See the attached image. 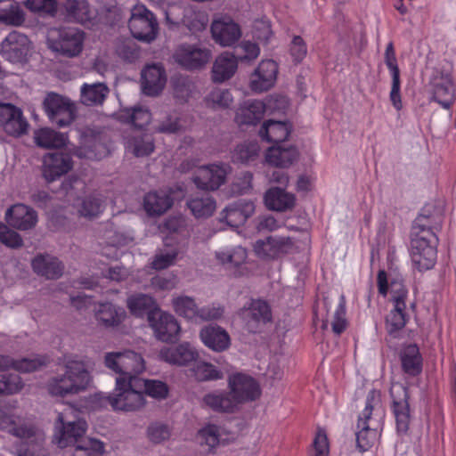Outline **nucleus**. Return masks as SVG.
Returning a JSON list of instances; mask_svg holds the SVG:
<instances>
[{"label": "nucleus", "instance_id": "38", "mask_svg": "<svg viewBox=\"0 0 456 456\" xmlns=\"http://www.w3.org/2000/svg\"><path fill=\"white\" fill-rule=\"evenodd\" d=\"M290 134V127L287 123L274 120H268L264 123L259 131L260 136L274 145L284 142Z\"/></svg>", "mask_w": 456, "mask_h": 456}, {"label": "nucleus", "instance_id": "21", "mask_svg": "<svg viewBox=\"0 0 456 456\" xmlns=\"http://www.w3.org/2000/svg\"><path fill=\"white\" fill-rule=\"evenodd\" d=\"M377 281L379 292L383 296L387 295L389 289L394 307L407 309L406 299L408 297V290L401 279L391 280L388 285L387 273L381 270L378 273Z\"/></svg>", "mask_w": 456, "mask_h": 456}, {"label": "nucleus", "instance_id": "13", "mask_svg": "<svg viewBox=\"0 0 456 456\" xmlns=\"http://www.w3.org/2000/svg\"><path fill=\"white\" fill-rule=\"evenodd\" d=\"M32 50L33 45L29 38L18 31L10 32L0 44V54L12 63L27 61Z\"/></svg>", "mask_w": 456, "mask_h": 456}, {"label": "nucleus", "instance_id": "35", "mask_svg": "<svg viewBox=\"0 0 456 456\" xmlns=\"http://www.w3.org/2000/svg\"><path fill=\"white\" fill-rule=\"evenodd\" d=\"M80 144L81 146L76 151V155L80 159H99L109 153L104 145L97 141L94 134H82Z\"/></svg>", "mask_w": 456, "mask_h": 456}, {"label": "nucleus", "instance_id": "27", "mask_svg": "<svg viewBox=\"0 0 456 456\" xmlns=\"http://www.w3.org/2000/svg\"><path fill=\"white\" fill-rule=\"evenodd\" d=\"M228 166L224 164H209L201 166V191H216L225 183Z\"/></svg>", "mask_w": 456, "mask_h": 456}, {"label": "nucleus", "instance_id": "62", "mask_svg": "<svg viewBox=\"0 0 456 456\" xmlns=\"http://www.w3.org/2000/svg\"><path fill=\"white\" fill-rule=\"evenodd\" d=\"M0 241L10 248L20 247L22 242L16 232L10 230L2 223H0Z\"/></svg>", "mask_w": 456, "mask_h": 456}, {"label": "nucleus", "instance_id": "16", "mask_svg": "<svg viewBox=\"0 0 456 456\" xmlns=\"http://www.w3.org/2000/svg\"><path fill=\"white\" fill-rule=\"evenodd\" d=\"M213 39L222 46H231L241 37V30L231 17L223 16L215 19L211 24Z\"/></svg>", "mask_w": 456, "mask_h": 456}, {"label": "nucleus", "instance_id": "58", "mask_svg": "<svg viewBox=\"0 0 456 456\" xmlns=\"http://www.w3.org/2000/svg\"><path fill=\"white\" fill-rule=\"evenodd\" d=\"M24 5L32 12H42L53 15L57 10L55 0H26Z\"/></svg>", "mask_w": 456, "mask_h": 456}, {"label": "nucleus", "instance_id": "61", "mask_svg": "<svg viewBox=\"0 0 456 456\" xmlns=\"http://www.w3.org/2000/svg\"><path fill=\"white\" fill-rule=\"evenodd\" d=\"M22 387V382L18 375L0 376V395L13 394L19 392Z\"/></svg>", "mask_w": 456, "mask_h": 456}, {"label": "nucleus", "instance_id": "39", "mask_svg": "<svg viewBox=\"0 0 456 456\" xmlns=\"http://www.w3.org/2000/svg\"><path fill=\"white\" fill-rule=\"evenodd\" d=\"M175 199V196H171L165 191L150 192L144 199L145 210L151 216L161 215L172 206Z\"/></svg>", "mask_w": 456, "mask_h": 456}, {"label": "nucleus", "instance_id": "63", "mask_svg": "<svg viewBox=\"0 0 456 456\" xmlns=\"http://www.w3.org/2000/svg\"><path fill=\"white\" fill-rule=\"evenodd\" d=\"M175 256L176 253L174 249L159 252L156 255L152 262V266L157 270L167 268L174 264Z\"/></svg>", "mask_w": 456, "mask_h": 456}, {"label": "nucleus", "instance_id": "25", "mask_svg": "<svg viewBox=\"0 0 456 456\" xmlns=\"http://www.w3.org/2000/svg\"><path fill=\"white\" fill-rule=\"evenodd\" d=\"M7 223L20 230L34 227L37 222L36 212L23 204H17L9 208L5 214Z\"/></svg>", "mask_w": 456, "mask_h": 456}, {"label": "nucleus", "instance_id": "46", "mask_svg": "<svg viewBox=\"0 0 456 456\" xmlns=\"http://www.w3.org/2000/svg\"><path fill=\"white\" fill-rule=\"evenodd\" d=\"M403 370L410 375H417L421 370V356L416 345H408L401 352Z\"/></svg>", "mask_w": 456, "mask_h": 456}, {"label": "nucleus", "instance_id": "31", "mask_svg": "<svg viewBox=\"0 0 456 456\" xmlns=\"http://www.w3.org/2000/svg\"><path fill=\"white\" fill-rule=\"evenodd\" d=\"M297 158L298 151L294 146L273 145L265 154V160L269 165L281 168L289 167Z\"/></svg>", "mask_w": 456, "mask_h": 456}, {"label": "nucleus", "instance_id": "14", "mask_svg": "<svg viewBox=\"0 0 456 456\" xmlns=\"http://www.w3.org/2000/svg\"><path fill=\"white\" fill-rule=\"evenodd\" d=\"M392 408L398 432L405 433L411 420L409 395L407 388L401 383H394L390 388Z\"/></svg>", "mask_w": 456, "mask_h": 456}, {"label": "nucleus", "instance_id": "56", "mask_svg": "<svg viewBox=\"0 0 456 456\" xmlns=\"http://www.w3.org/2000/svg\"><path fill=\"white\" fill-rule=\"evenodd\" d=\"M199 54L200 53L196 49L182 48L175 58L181 66L191 69L199 66Z\"/></svg>", "mask_w": 456, "mask_h": 456}, {"label": "nucleus", "instance_id": "64", "mask_svg": "<svg viewBox=\"0 0 456 456\" xmlns=\"http://www.w3.org/2000/svg\"><path fill=\"white\" fill-rule=\"evenodd\" d=\"M306 53L307 47L305 41L301 37L295 36L290 45V54L294 61L300 62L306 56Z\"/></svg>", "mask_w": 456, "mask_h": 456}, {"label": "nucleus", "instance_id": "51", "mask_svg": "<svg viewBox=\"0 0 456 456\" xmlns=\"http://www.w3.org/2000/svg\"><path fill=\"white\" fill-rule=\"evenodd\" d=\"M345 315V302L342 297L336 309L330 314L328 313V317L323 322L322 328L327 329L328 323L330 322L333 332L338 335L341 334L346 328Z\"/></svg>", "mask_w": 456, "mask_h": 456}, {"label": "nucleus", "instance_id": "26", "mask_svg": "<svg viewBox=\"0 0 456 456\" xmlns=\"http://www.w3.org/2000/svg\"><path fill=\"white\" fill-rule=\"evenodd\" d=\"M166 84L164 69L159 65H149L142 72V92L151 96L159 94Z\"/></svg>", "mask_w": 456, "mask_h": 456}, {"label": "nucleus", "instance_id": "9", "mask_svg": "<svg viewBox=\"0 0 456 456\" xmlns=\"http://www.w3.org/2000/svg\"><path fill=\"white\" fill-rule=\"evenodd\" d=\"M129 28L134 37L150 43L159 31L158 22L152 12L142 4H135L131 11Z\"/></svg>", "mask_w": 456, "mask_h": 456}, {"label": "nucleus", "instance_id": "23", "mask_svg": "<svg viewBox=\"0 0 456 456\" xmlns=\"http://www.w3.org/2000/svg\"><path fill=\"white\" fill-rule=\"evenodd\" d=\"M94 317L99 325L110 329L120 325L126 316V311L110 302H101L95 305Z\"/></svg>", "mask_w": 456, "mask_h": 456}, {"label": "nucleus", "instance_id": "17", "mask_svg": "<svg viewBox=\"0 0 456 456\" xmlns=\"http://www.w3.org/2000/svg\"><path fill=\"white\" fill-rule=\"evenodd\" d=\"M294 248V241L289 237H268L254 244L255 253L261 258L274 259L288 254Z\"/></svg>", "mask_w": 456, "mask_h": 456}, {"label": "nucleus", "instance_id": "20", "mask_svg": "<svg viewBox=\"0 0 456 456\" xmlns=\"http://www.w3.org/2000/svg\"><path fill=\"white\" fill-rule=\"evenodd\" d=\"M255 212V205L250 200H240L229 204L221 213V220L229 226L239 227L246 223Z\"/></svg>", "mask_w": 456, "mask_h": 456}, {"label": "nucleus", "instance_id": "8", "mask_svg": "<svg viewBox=\"0 0 456 456\" xmlns=\"http://www.w3.org/2000/svg\"><path fill=\"white\" fill-rule=\"evenodd\" d=\"M238 317L243 328L250 333L261 332L264 328L273 322L270 305L263 299H251L238 313Z\"/></svg>", "mask_w": 456, "mask_h": 456}, {"label": "nucleus", "instance_id": "43", "mask_svg": "<svg viewBox=\"0 0 456 456\" xmlns=\"http://www.w3.org/2000/svg\"><path fill=\"white\" fill-rule=\"evenodd\" d=\"M108 93L109 89L103 83H86L80 89V100L87 106L102 104Z\"/></svg>", "mask_w": 456, "mask_h": 456}, {"label": "nucleus", "instance_id": "47", "mask_svg": "<svg viewBox=\"0 0 456 456\" xmlns=\"http://www.w3.org/2000/svg\"><path fill=\"white\" fill-rule=\"evenodd\" d=\"M136 387H139L142 393L157 399H165L168 395V387L166 383L160 380L142 379L135 377Z\"/></svg>", "mask_w": 456, "mask_h": 456}, {"label": "nucleus", "instance_id": "18", "mask_svg": "<svg viewBox=\"0 0 456 456\" xmlns=\"http://www.w3.org/2000/svg\"><path fill=\"white\" fill-rule=\"evenodd\" d=\"M278 65L273 60L262 61L250 77V88L255 93H263L271 89L276 81Z\"/></svg>", "mask_w": 456, "mask_h": 456}, {"label": "nucleus", "instance_id": "1", "mask_svg": "<svg viewBox=\"0 0 456 456\" xmlns=\"http://www.w3.org/2000/svg\"><path fill=\"white\" fill-rule=\"evenodd\" d=\"M82 411L69 405L59 412L54 424L53 442L60 448L73 446L74 456H102L104 444L95 438H84L87 423L79 417Z\"/></svg>", "mask_w": 456, "mask_h": 456}, {"label": "nucleus", "instance_id": "42", "mask_svg": "<svg viewBox=\"0 0 456 456\" xmlns=\"http://www.w3.org/2000/svg\"><path fill=\"white\" fill-rule=\"evenodd\" d=\"M34 271L48 279L58 278L62 272V266L57 258L50 256H39L32 261Z\"/></svg>", "mask_w": 456, "mask_h": 456}, {"label": "nucleus", "instance_id": "30", "mask_svg": "<svg viewBox=\"0 0 456 456\" xmlns=\"http://www.w3.org/2000/svg\"><path fill=\"white\" fill-rule=\"evenodd\" d=\"M433 99L444 109H449L455 100V90L448 76L435 77L432 80Z\"/></svg>", "mask_w": 456, "mask_h": 456}, {"label": "nucleus", "instance_id": "24", "mask_svg": "<svg viewBox=\"0 0 456 456\" xmlns=\"http://www.w3.org/2000/svg\"><path fill=\"white\" fill-rule=\"evenodd\" d=\"M247 256L246 248L240 246L235 247L231 250L216 252V257L218 262L226 265L235 276H244L248 273V270L245 266Z\"/></svg>", "mask_w": 456, "mask_h": 456}, {"label": "nucleus", "instance_id": "7", "mask_svg": "<svg viewBox=\"0 0 456 456\" xmlns=\"http://www.w3.org/2000/svg\"><path fill=\"white\" fill-rule=\"evenodd\" d=\"M85 35L76 28H51L47 31L48 47L67 57H76L83 50Z\"/></svg>", "mask_w": 456, "mask_h": 456}, {"label": "nucleus", "instance_id": "5", "mask_svg": "<svg viewBox=\"0 0 456 456\" xmlns=\"http://www.w3.org/2000/svg\"><path fill=\"white\" fill-rule=\"evenodd\" d=\"M0 428L6 430L20 440L21 445L15 449L18 456H44L43 443L45 435L28 425L20 417L4 413L0 416Z\"/></svg>", "mask_w": 456, "mask_h": 456}, {"label": "nucleus", "instance_id": "44", "mask_svg": "<svg viewBox=\"0 0 456 456\" xmlns=\"http://www.w3.org/2000/svg\"><path fill=\"white\" fill-rule=\"evenodd\" d=\"M46 363L45 357L23 358L19 361H12L8 356L0 355V370L10 367L20 372H31Z\"/></svg>", "mask_w": 456, "mask_h": 456}, {"label": "nucleus", "instance_id": "49", "mask_svg": "<svg viewBox=\"0 0 456 456\" xmlns=\"http://www.w3.org/2000/svg\"><path fill=\"white\" fill-rule=\"evenodd\" d=\"M67 12L69 19H73L82 24L86 23L91 20V11L85 1L77 0H61Z\"/></svg>", "mask_w": 456, "mask_h": 456}, {"label": "nucleus", "instance_id": "57", "mask_svg": "<svg viewBox=\"0 0 456 456\" xmlns=\"http://www.w3.org/2000/svg\"><path fill=\"white\" fill-rule=\"evenodd\" d=\"M126 147L137 157L147 156L151 154L154 149L152 140L148 135L129 141Z\"/></svg>", "mask_w": 456, "mask_h": 456}, {"label": "nucleus", "instance_id": "22", "mask_svg": "<svg viewBox=\"0 0 456 456\" xmlns=\"http://www.w3.org/2000/svg\"><path fill=\"white\" fill-rule=\"evenodd\" d=\"M73 167L71 158L62 153H48L43 160V175L48 181H54L67 174Z\"/></svg>", "mask_w": 456, "mask_h": 456}, {"label": "nucleus", "instance_id": "19", "mask_svg": "<svg viewBox=\"0 0 456 456\" xmlns=\"http://www.w3.org/2000/svg\"><path fill=\"white\" fill-rule=\"evenodd\" d=\"M0 123L5 132L12 135L22 134L28 128L21 110L9 103H0Z\"/></svg>", "mask_w": 456, "mask_h": 456}, {"label": "nucleus", "instance_id": "50", "mask_svg": "<svg viewBox=\"0 0 456 456\" xmlns=\"http://www.w3.org/2000/svg\"><path fill=\"white\" fill-rule=\"evenodd\" d=\"M155 302L151 297L147 295H134L127 299V307L131 314L135 316H142L145 313L148 315L151 312L155 311Z\"/></svg>", "mask_w": 456, "mask_h": 456}, {"label": "nucleus", "instance_id": "15", "mask_svg": "<svg viewBox=\"0 0 456 456\" xmlns=\"http://www.w3.org/2000/svg\"><path fill=\"white\" fill-rule=\"evenodd\" d=\"M148 321L158 339L163 342H171L177 338L180 325L173 315L155 310L150 313Z\"/></svg>", "mask_w": 456, "mask_h": 456}, {"label": "nucleus", "instance_id": "32", "mask_svg": "<svg viewBox=\"0 0 456 456\" xmlns=\"http://www.w3.org/2000/svg\"><path fill=\"white\" fill-rule=\"evenodd\" d=\"M196 349L189 343H181L175 347H164L160 350L159 356L162 360L171 364L184 365L195 359Z\"/></svg>", "mask_w": 456, "mask_h": 456}, {"label": "nucleus", "instance_id": "10", "mask_svg": "<svg viewBox=\"0 0 456 456\" xmlns=\"http://www.w3.org/2000/svg\"><path fill=\"white\" fill-rule=\"evenodd\" d=\"M106 366L116 373L120 374L118 378L136 377L145 369L144 361L140 354L134 351L108 353L105 356Z\"/></svg>", "mask_w": 456, "mask_h": 456}, {"label": "nucleus", "instance_id": "52", "mask_svg": "<svg viewBox=\"0 0 456 456\" xmlns=\"http://www.w3.org/2000/svg\"><path fill=\"white\" fill-rule=\"evenodd\" d=\"M233 98L227 89L216 88L205 98V103L208 107L218 110L229 108L232 103Z\"/></svg>", "mask_w": 456, "mask_h": 456}, {"label": "nucleus", "instance_id": "36", "mask_svg": "<svg viewBox=\"0 0 456 456\" xmlns=\"http://www.w3.org/2000/svg\"><path fill=\"white\" fill-rule=\"evenodd\" d=\"M238 61L233 55L224 53L217 57L212 68V80L223 83L230 79L237 70Z\"/></svg>", "mask_w": 456, "mask_h": 456}, {"label": "nucleus", "instance_id": "6", "mask_svg": "<svg viewBox=\"0 0 456 456\" xmlns=\"http://www.w3.org/2000/svg\"><path fill=\"white\" fill-rule=\"evenodd\" d=\"M91 384V376L83 362L68 359L62 375L53 378L48 385L49 393L55 396L75 395L86 390Z\"/></svg>", "mask_w": 456, "mask_h": 456}, {"label": "nucleus", "instance_id": "59", "mask_svg": "<svg viewBox=\"0 0 456 456\" xmlns=\"http://www.w3.org/2000/svg\"><path fill=\"white\" fill-rule=\"evenodd\" d=\"M253 36L259 42L267 45L273 37V30L269 20H256L253 26Z\"/></svg>", "mask_w": 456, "mask_h": 456}, {"label": "nucleus", "instance_id": "28", "mask_svg": "<svg viewBox=\"0 0 456 456\" xmlns=\"http://www.w3.org/2000/svg\"><path fill=\"white\" fill-rule=\"evenodd\" d=\"M385 62L392 75L390 100L394 107L399 110L403 107L400 95V70L397 65L395 53L392 42L388 43L387 45L385 52Z\"/></svg>", "mask_w": 456, "mask_h": 456}, {"label": "nucleus", "instance_id": "45", "mask_svg": "<svg viewBox=\"0 0 456 456\" xmlns=\"http://www.w3.org/2000/svg\"><path fill=\"white\" fill-rule=\"evenodd\" d=\"M35 142L43 148H61L66 145L68 137L50 128H40L35 131Z\"/></svg>", "mask_w": 456, "mask_h": 456}, {"label": "nucleus", "instance_id": "41", "mask_svg": "<svg viewBox=\"0 0 456 456\" xmlns=\"http://www.w3.org/2000/svg\"><path fill=\"white\" fill-rule=\"evenodd\" d=\"M228 436L224 428L208 424L201 428V446L206 445L208 452H210L221 444H227L229 442Z\"/></svg>", "mask_w": 456, "mask_h": 456}, {"label": "nucleus", "instance_id": "53", "mask_svg": "<svg viewBox=\"0 0 456 456\" xmlns=\"http://www.w3.org/2000/svg\"><path fill=\"white\" fill-rule=\"evenodd\" d=\"M407 309L394 307L386 317V326L387 331L392 334L402 330L408 320Z\"/></svg>", "mask_w": 456, "mask_h": 456}, {"label": "nucleus", "instance_id": "48", "mask_svg": "<svg viewBox=\"0 0 456 456\" xmlns=\"http://www.w3.org/2000/svg\"><path fill=\"white\" fill-rule=\"evenodd\" d=\"M260 152V147L256 142H244L234 149L232 159L234 163L248 164L255 161Z\"/></svg>", "mask_w": 456, "mask_h": 456}, {"label": "nucleus", "instance_id": "54", "mask_svg": "<svg viewBox=\"0 0 456 456\" xmlns=\"http://www.w3.org/2000/svg\"><path fill=\"white\" fill-rule=\"evenodd\" d=\"M102 211V200L96 197H87L77 204V212L85 217H94Z\"/></svg>", "mask_w": 456, "mask_h": 456}, {"label": "nucleus", "instance_id": "29", "mask_svg": "<svg viewBox=\"0 0 456 456\" xmlns=\"http://www.w3.org/2000/svg\"><path fill=\"white\" fill-rule=\"evenodd\" d=\"M26 21V12L20 3L14 0H0V24L20 27Z\"/></svg>", "mask_w": 456, "mask_h": 456}, {"label": "nucleus", "instance_id": "55", "mask_svg": "<svg viewBox=\"0 0 456 456\" xmlns=\"http://www.w3.org/2000/svg\"><path fill=\"white\" fill-rule=\"evenodd\" d=\"M174 307L178 314L183 315L189 320H192L198 315L197 305L193 300L188 297L176 298L174 301Z\"/></svg>", "mask_w": 456, "mask_h": 456}, {"label": "nucleus", "instance_id": "11", "mask_svg": "<svg viewBox=\"0 0 456 456\" xmlns=\"http://www.w3.org/2000/svg\"><path fill=\"white\" fill-rule=\"evenodd\" d=\"M229 393L237 408L240 404L255 401L260 396L261 390L258 383L249 375L235 372L228 376Z\"/></svg>", "mask_w": 456, "mask_h": 456}, {"label": "nucleus", "instance_id": "60", "mask_svg": "<svg viewBox=\"0 0 456 456\" xmlns=\"http://www.w3.org/2000/svg\"><path fill=\"white\" fill-rule=\"evenodd\" d=\"M128 122H131L136 127H142L147 125L151 118L149 110L142 107L134 108L125 110Z\"/></svg>", "mask_w": 456, "mask_h": 456}, {"label": "nucleus", "instance_id": "33", "mask_svg": "<svg viewBox=\"0 0 456 456\" xmlns=\"http://www.w3.org/2000/svg\"><path fill=\"white\" fill-rule=\"evenodd\" d=\"M201 337L203 343L215 352H224L231 346L230 335L220 326L206 327Z\"/></svg>", "mask_w": 456, "mask_h": 456}, {"label": "nucleus", "instance_id": "12", "mask_svg": "<svg viewBox=\"0 0 456 456\" xmlns=\"http://www.w3.org/2000/svg\"><path fill=\"white\" fill-rule=\"evenodd\" d=\"M44 110L49 119L59 126H69L75 118L76 106L68 98L50 93L43 102Z\"/></svg>", "mask_w": 456, "mask_h": 456}, {"label": "nucleus", "instance_id": "2", "mask_svg": "<svg viewBox=\"0 0 456 456\" xmlns=\"http://www.w3.org/2000/svg\"><path fill=\"white\" fill-rule=\"evenodd\" d=\"M439 216L420 214L412 226L411 258L419 270L431 269L436 260V242L433 229L440 226Z\"/></svg>", "mask_w": 456, "mask_h": 456}, {"label": "nucleus", "instance_id": "3", "mask_svg": "<svg viewBox=\"0 0 456 456\" xmlns=\"http://www.w3.org/2000/svg\"><path fill=\"white\" fill-rule=\"evenodd\" d=\"M135 377L117 378L112 395L96 393L90 396L85 411H94L110 403L117 411H135L144 407L146 400L139 387L134 385Z\"/></svg>", "mask_w": 456, "mask_h": 456}, {"label": "nucleus", "instance_id": "40", "mask_svg": "<svg viewBox=\"0 0 456 456\" xmlns=\"http://www.w3.org/2000/svg\"><path fill=\"white\" fill-rule=\"evenodd\" d=\"M265 106L261 101H248L238 110L236 118L239 123L255 125L264 116Z\"/></svg>", "mask_w": 456, "mask_h": 456}, {"label": "nucleus", "instance_id": "37", "mask_svg": "<svg viewBox=\"0 0 456 456\" xmlns=\"http://www.w3.org/2000/svg\"><path fill=\"white\" fill-rule=\"evenodd\" d=\"M204 403L212 411L221 413H232L238 408L229 392L214 391L206 394L203 397Z\"/></svg>", "mask_w": 456, "mask_h": 456}, {"label": "nucleus", "instance_id": "34", "mask_svg": "<svg viewBox=\"0 0 456 456\" xmlns=\"http://www.w3.org/2000/svg\"><path fill=\"white\" fill-rule=\"evenodd\" d=\"M295 196L277 187L269 189L265 194V203L268 209L284 212L292 209L295 205Z\"/></svg>", "mask_w": 456, "mask_h": 456}, {"label": "nucleus", "instance_id": "4", "mask_svg": "<svg viewBox=\"0 0 456 456\" xmlns=\"http://www.w3.org/2000/svg\"><path fill=\"white\" fill-rule=\"evenodd\" d=\"M384 417L380 393L376 390L370 391L357 422L356 443L362 452L369 450L377 442L382 429Z\"/></svg>", "mask_w": 456, "mask_h": 456}]
</instances>
